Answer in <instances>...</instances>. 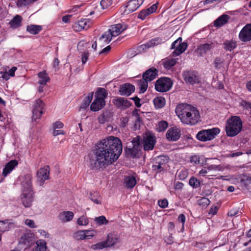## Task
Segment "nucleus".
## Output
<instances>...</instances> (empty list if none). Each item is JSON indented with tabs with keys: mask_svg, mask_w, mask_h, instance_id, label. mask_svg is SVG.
<instances>
[{
	"mask_svg": "<svg viewBox=\"0 0 251 251\" xmlns=\"http://www.w3.org/2000/svg\"><path fill=\"white\" fill-rule=\"evenodd\" d=\"M215 47V44L213 42L205 43L199 46L196 50V51L201 56H203L207 53L211 49Z\"/></svg>",
	"mask_w": 251,
	"mask_h": 251,
	"instance_id": "412c9836",
	"label": "nucleus"
},
{
	"mask_svg": "<svg viewBox=\"0 0 251 251\" xmlns=\"http://www.w3.org/2000/svg\"><path fill=\"white\" fill-rule=\"evenodd\" d=\"M108 95L107 91L102 88H99L95 93V99L90 106L92 111H98L101 109L105 105V99Z\"/></svg>",
	"mask_w": 251,
	"mask_h": 251,
	"instance_id": "20e7f679",
	"label": "nucleus"
},
{
	"mask_svg": "<svg viewBox=\"0 0 251 251\" xmlns=\"http://www.w3.org/2000/svg\"><path fill=\"white\" fill-rule=\"evenodd\" d=\"M198 203L199 205L201 206L202 207H205L210 204V201L208 198L203 197L198 200Z\"/></svg>",
	"mask_w": 251,
	"mask_h": 251,
	"instance_id": "09e8293b",
	"label": "nucleus"
},
{
	"mask_svg": "<svg viewBox=\"0 0 251 251\" xmlns=\"http://www.w3.org/2000/svg\"><path fill=\"white\" fill-rule=\"evenodd\" d=\"M39 80L38 83L42 85H45L50 80V77L45 71L40 72L38 74Z\"/></svg>",
	"mask_w": 251,
	"mask_h": 251,
	"instance_id": "c9c22d12",
	"label": "nucleus"
},
{
	"mask_svg": "<svg viewBox=\"0 0 251 251\" xmlns=\"http://www.w3.org/2000/svg\"><path fill=\"white\" fill-rule=\"evenodd\" d=\"M89 53L88 51H85L81 55V61L82 64H84L87 61Z\"/></svg>",
	"mask_w": 251,
	"mask_h": 251,
	"instance_id": "bf43d9fd",
	"label": "nucleus"
},
{
	"mask_svg": "<svg viewBox=\"0 0 251 251\" xmlns=\"http://www.w3.org/2000/svg\"><path fill=\"white\" fill-rule=\"evenodd\" d=\"M229 18L228 15L223 14L214 21V25L215 27H221L228 22Z\"/></svg>",
	"mask_w": 251,
	"mask_h": 251,
	"instance_id": "473e14b6",
	"label": "nucleus"
},
{
	"mask_svg": "<svg viewBox=\"0 0 251 251\" xmlns=\"http://www.w3.org/2000/svg\"><path fill=\"white\" fill-rule=\"evenodd\" d=\"M118 241V237L117 235L113 233H109L107 236V239L105 241L92 245L91 248L94 250H101L104 248H109L113 246L117 243Z\"/></svg>",
	"mask_w": 251,
	"mask_h": 251,
	"instance_id": "423d86ee",
	"label": "nucleus"
},
{
	"mask_svg": "<svg viewBox=\"0 0 251 251\" xmlns=\"http://www.w3.org/2000/svg\"><path fill=\"white\" fill-rule=\"evenodd\" d=\"M123 150L120 139L114 136L102 139L95 147L94 157L91 160V165L96 169H102L116 161Z\"/></svg>",
	"mask_w": 251,
	"mask_h": 251,
	"instance_id": "f257e3e1",
	"label": "nucleus"
},
{
	"mask_svg": "<svg viewBox=\"0 0 251 251\" xmlns=\"http://www.w3.org/2000/svg\"><path fill=\"white\" fill-rule=\"evenodd\" d=\"M223 59L220 57L216 58L214 60L215 67L217 69H220L223 67Z\"/></svg>",
	"mask_w": 251,
	"mask_h": 251,
	"instance_id": "3c124183",
	"label": "nucleus"
},
{
	"mask_svg": "<svg viewBox=\"0 0 251 251\" xmlns=\"http://www.w3.org/2000/svg\"><path fill=\"white\" fill-rule=\"evenodd\" d=\"M124 183L127 188H132L136 185L137 182L135 177L130 176L125 178Z\"/></svg>",
	"mask_w": 251,
	"mask_h": 251,
	"instance_id": "e433bc0d",
	"label": "nucleus"
},
{
	"mask_svg": "<svg viewBox=\"0 0 251 251\" xmlns=\"http://www.w3.org/2000/svg\"><path fill=\"white\" fill-rule=\"evenodd\" d=\"M225 130L228 136L234 137L235 136V116H232L227 120Z\"/></svg>",
	"mask_w": 251,
	"mask_h": 251,
	"instance_id": "4468645a",
	"label": "nucleus"
},
{
	"mask_svg": "<svg viewBox=\"0 0 251 251\" xmlns=\"http://www.w3.org/2000/svg\"><path fill=\"white\" fill-rule=\"evenodd\" d=\"M17 165L18 162L16 160L9 161L5 165L3 169L2 176L4 177L6 176Z\"/></svg>",
	"mask_w": 251,
	"mask_h": 251,
	"instance_id": "c85d7f7f",
	"label": "nucleus"
},
{
	"mask_svg": "<svg viewBox=\"0 0 251 251\" xmlns=\"http://www.w3.org/2000/svg\"><path fill=\"white\" fill-rule=\"evenodd\" d=\"M89 198L95 203L97 204H101V198L97 192H91Z\"/></svg>",
	"mask_w": 251,
	"mask_h": 251,
	"instance_id": "37998d69",
	"label": "nucleus"
},
{
	"mask_svg": "<svg viewBox=\"0 0 251 251\" xmlns=\"http://www.w3.org/2000/svg\"><path fill=\"white\" fill-rule=\"evenodd\" d=\"M168 161L169 157L167 156L161 155L155 157L152 170L156 174L164 173L167 170Z\"/></svg>",
	"mask_w": 251,
	"mask_h": 251,
	"instance_id": "6e6552de",
	"label": "nucleus"
},
{
	"mask_svg": "<svg viewBox=\"0 0 251 251\" xmlns=\"http://www.w3.org/2000/svg\"><path fill=\"white\" fill-rule=\"evenodd\" d=\"M242 122L241 118L236 116V135L238 134L242 130Z\"/></svg>",
	"mask_w": 251,
	"mask_h": 251,
	"instance_id": "603ef678",
	"label": "nucleus"
},
{
	"mask_svg": "<svg viewBox=\"0 0 251 251\" xmlns=\"http://www.w3.org/2000/svg\"><path fill=\"white\" fill-rule=\"evenodd\" d=\"M93 92H91L88 94V96L86 97L84 99L80 107L81 108L85 109L89 105L90 102H91L93 99Z\"/></svg>",
	"mask_w": 251,
	"mask_h": 251,
	"instance_id": "ea45409f",
	"label": "nucleus"
},
{
	"mask_svg": "<svg viewBox=\"0 0 251 251\" xmlns=\"http://www.w3.org/2000/svg\"><path fill=\"white\" fill-rule=\"evenodd\" d=\"M143 3V0H130L125 7L124 14L127 15L135 11Z\"/></svg>",
	"mask_w": 251,
	"mask_h": 251,
	"instance_id": "a211bd4d",
	"label": "nucleus"
},
{
	"mask_svg": "<svg viewBox=\"0 0 251 251\" xmlns=\"http://www.w3.org/2000/svg\"><path fill=\"white\" fill-rule=\"evenodd\" d=\"M158 71L154 68H151L147 70L143 75V78L150 82L155 79L157 75Z\"/></svg>",
	"mask_w": 251,
	"mask_h": 251,
	"instance_id": "bb28decb",
	"label": "nucleus"
},
{
	"mask_svg": "<svg viewBox=\"0 0 251 251\" xmlns=\"http://www.w3.org/2000/svg\"><path fill=\"white\" fill-rule=\"evenodd\" d=\"M112 103L118 108L126 109L131 105V103L127 100L121 97L115 98L112 100Z\"/></svg>",
	"mask_w": 251,
	"mask_h": 251,
	"instance_id": "aec40b11",
	"label": "nucleus"
},
{
	"mask_svg": "<svg viewBox=\"0 0 251 251\" xmlns=\"http://www.w3.org/2000/svg\"><path fill=\"white\" fill-rule=\"evenodd\" d=\"M173 82L168 77H163L157 79L155 84V90L159 92H165L172 88Z\"/></svg>",
	"mask_w": 251,
	"mask_h": 251,
	"instance_id": "1a4fd4ad",
	"label": "nucleus"
},
{
	"mask_svg": "<svg viewBox=\"0 0 251 251\" xmlns=\"http://www.w3.org/2000/svg\"><path fill=\"white\" fill-rule=\"evenodd\" d=\"M190 162L194 164H199L200 163V158L199 156L193 155L190 158Z\"/></svg>",
	"mask_w": 251,
	"mask_h": 251,
	"instance_id": "052dcab7",
	"label": "nucleus"
},
{
	"mask_svg": "<svg viewBox=\"0 0 251 251\" xmlns=\"http://www.w3.org/2000/svg\"><path fill=\"white\" fill-rule=\"evenodd\" d=\"M33 236L32 234L26 233L22 236L20 242L28 246L32 242Z\"/></svg>",
	"mask_w": 251,
	"mask_h": 251,
	"instance_id": "4c0bfd02",
	"label": "nucleus"
},
{
	"mask_svg": "<svg viewBox=\"0 0 251 251\" xmlns=\"http://www.w3.org/2000/svg\"><path fill=\"white\" fill-rule=\"evenodd\" d=\"M50 168L48 166L40 168L37 173V177L40 185H42L46 180L49 179Z\"/></svg>",
	"mask_w": 251,
	"mask_h": 251,
	"instance_id": "6ab92c4d",
	"label": "nucleus"
},
{
	"mask_svg": "<svg viewBox=\"0 0 251 251\" xmlns=\"http://www.w3.org/2000/svg\"><path fill=\"white\" fill-rule=\"evenodd\" d=\"M77 223L79 226H86L89 224L88 218L84 215L77 219Z\"/></svg>",
	"mask_w": 251,
	"mask_h": 251,
	"instance_id": "de8ad7c7",
	"label": "nucleus"
},
{
	"mask_svg": "<svg viewBox=\"0 0 251 251\" xmlns=\"http://www.w3.org/2000/svg\"><path fill=\"white\" fill-rule=\"evenodd\" d=\"M207 169L208 171H212V170H221V167L220 165H211L207 167Z\"/></svg>",
	"mask_w": 251,
	"mask_h": 251,
	"instance_id": "680f3d73",
	"label": "nucleus"
},
{
	"mask_svg": "<svg viewBox=\"0 0 251 251\" xmlns=\"http://www.w3.org/2000/svg\"><path fill=\"white\" fill-rule=\"evenodd\" d=\"M25 224L30 228L37 227V226L35 224L34 221L32 220L26 219L25 221Z\"/></svg>",
	"mask_w": 251,
	"mask_h": 251,
	"instance_id": "13d9d810",
	"label": "nucleus"
},
{
	"mask_svg": "<svg viewBox=\"0 0 251 251\" xmlns=\"http://www.w3.org/2000/svg\"><path fill=\"white\" fill-rule=\"evenodd\" d=\"M149 81L145 78L139 80L138 85L140 89V93H143L146 91L148 86Z\"/></svg>",
	"mask_w": 251,
	"mask_h": 251,
	"instance_id": "a19ab883",
	"label": "nucleus"
},
{
	"mask_svg": "<svg viewBox=\"0 0 251 251\" xmlns=\"http://www.w3.org/2000/svg\"><path fill=\"white\" fill-rule=\"evenodd\" d=\"M220 132L219 128L214 127L211 129L202 130L197 134V138L202 142L210 141L215 138Z\"/></svg>",
	"mask_w": 251,
	"mask_h": 251,
	"instance_id": "0eeeda50",
	"label": "nucleus"
},
{
	"mask_svg": "<svg viewBox=\"0 0 251 251\" xmlns=\"http://www.w3.org/2000/svg\"><path fill=\"white\" fill-rule=\"evenodd\" d=\"M17 68L16 67H13L11 69L7 72L9 76H14L15 75V72L17 70Z\"/></svg>",
	"mask_w": 251,
	"mask_h": 251,
	"instance_id": "774afa93",
	"label": "nucleus"
},
{
	"mask_svg": "<svg viewBox=\"0 0 251 251\" xmlns=\"http://www.w3.org/2000/svg\"><path fill=\"white\" fill-rule=\"evenodd\" d=\"M239 38L244 42L251 41V24H247L241 29L239 34Z\"/></svg>",
	"mask_w": 251,
	"mask_h": 251,
	"instance_id": "2eb2a0df",
	"label": "nucleus"
},
{
	"mask_svg": "<svg viewBox=\"0 0 251 251\" xmlns=\"http://www.w3.org/2000/svg\"><path fill=\"white\" fill-rule=\"evenodd\" d=\"M22 21V17L17 15L9 22V24L12 28H17L21 26Z\"/></svg>",
	"mask_w": 251,
	"mask_h": 251,
	"instance_id": "2f4dec72",
	"label": "nucleus"
},
{
	"mask_svg": "<svg viewBox=\"0 0 251 251\" xmlns=\"http://www.w3.org/2000/svg\"><path fill=\"white\" fill-rule=\"evenodd\" d=\"M219 208L216 206H212L209 210V214L211 215H215L217 213Z\"/></svg>",
	"mask_w": 251,
	"mask_h": 251,
	"instance_id": "69168bd1",
	"label": "nucleus"
},
{
	"mask_svg": "<svg viewBox=\"0 0 251 251\" xmlns=\"http://www.w3.org/2000/svg\"><path fill=\"white\" fill-rule=\"evenodd\" d=\"M165 242L168 245H171L174 243L173 237L172 235L166 237L165 239Z\"/></svg>",
	"mask_w": 251,
	"mask_h": 251,
	"instance_id": "338daca9",
	"label": "nucleus"
},
{
	"mask_svg": "<svg viewBox=\"0 0 251 251\" xmlns=\"http://www.w3.org/2000/svg\"><path fill=\"white\" fill-rule=\"evenodd\" d=\"M157 4L158 3L154 4L150 7L141 11L138 14V18L142 20L145 19L147 16L156 11L157 8Z\"/></svg>",
	"mask_w": 251,
	"mask_h": 251,
	"instance_id": "393cba45",
	"label": "nucleus"
},
{
	"mask_svg": "<svg viewBox=\"0 0 251 251\" xmlns=\"http://www.w3.org/2000/svg\"><path fill=\"white\" fill-rule=\"evenodd\" d=\"M189 184L193 188H197L200 186L201 183L199 180L193 177L189 180Z\"/></svg>",
	"mask_w": 251,
	"mask_h": 251,
	"instance_id": "8fccbe9b",
	"label": "nucleus"
},
{
	"mask_svg": "<svg viewBox=\"0 0 251 251\" xmlns=\"http://www.w3.org/2000/svg\"><path fill=\"white\" fill-rule=\"evenodd\" d=\"M126 28L127 26L125 24H118L112 25L108 31L100 37L98 41L99 45L101 48L103 47L111 41L112 37L119 35Z\"/></svg>",
	"mask_w": 251,
	"mask_h": 251,
	"instance_id": "7ed1b4c3",
	"label": "nucleus"
},
{
	"mask_svg": "<svg viewBox=\"0 0 251 251\" xmlns=\"http://www.w3.org/2000/svg\"><path fill=\"white\" fill-rule=\"evenodd\" d=\"M32 176L26 174L22 177L21 184L23 190H33L32 188Z\"/></svg>",
	"mask_w": 251,
	"mask_h": 251,
	"instance_id": "b1692460",
	"label": "nucleus"
},
{
	"mask_svg": "<svg viewBox=\"0 0 251 251\" xmlns=\"http://www.w3.org/2000/svg\"><path fill=\"white\" fill-rule=\"evenodd\" d=\"M0 78L7 80L10 78V76L7 72H0Z\"/></svg>",
	"mask_w": 251,
	"mask_h": 251,
	"instance_id": "e2e57ef3",
	"label": "nucleus"
},
{
	"mask_svg": "<svg viewBox=\"0 0 251 251\" xmlns=\"http://www.w3.org/2000/svg\"><path fill=\"white\" fill-rule=\"evenodd\" d=\"M162 43V40L159 37L154 38L151 39L149 42L144 45L147 48H151L158 45Z\"/></svg>",
	"mask_w": 251,
	"mask_h": 251,
	"instance_id": "58836bf2",
	"label": "nucleus"
},
{
	"mask_svg": "<svg viewBox=\"0 0 251 251\" xmlns=\"http://www.w3.org/2000/svg\"><path fill=\"white\" fill-rule=\"evenodd\" d=\"M240 105L243 106L244 107V108H245L246 109H247V110L251 109V102H247L245 100H242L240 102Z\"/></svg>",
	"mask_w": 251,
	"mask_h": 251,
	"instance_id": "5fc2aeb1",
	"label": "nucleus"
},
{
	"mask_svg": "<svg viewBox=\"0 0 251 251\" xmlns=\"http://www.w3.org/2000/svg\"><path fill=\"white\" fill-rule=\"evenodd\" d=\"M42 30V26L39 25H30L26 26V31L33 35L38 34Z\"/></svg>",
	"mask_w": 251,
	"mask_h": 251,
	"instance_id": "72a5a7b5",
	"label": "nucleus"
},
{
	"mask_svg": "<svg viewBox=\"0 0 251 251\" xmlns=\"http://www.w3.org/2000/svg\"><path fill=\"white\" fill-rule=\"evenodd\" d=\"M176 113L181 122L194 125L200 121V115L196 108L188 104L182 103L176 108Z\"/></svg>",
	"mask_w": 251,
	"mask_h": 251,
	"instance_id": "f03ea898",
	"label": "nucleus"
},
{
	"mask_svg": "<svg viewBox=\"0 0 251 251\" xmlns=\"http://www.w3.org/2000/svg\"><path fill=\"white\" fill-rule=\"evenodd\" d=\"M180 136V130L176 128H171L166 133V138L169 141H176L179 138Z\"/></svg>",
	"mask_w": 251,
	"mask_h": 251,
	"instance_id": "5701e85b",
	"label": "nucleus"
},
{
	"mask_svg": "<svg viewBox=\"0 0 251 251\" xmlns=\"http://www.w3.org/2000/svg\"><path fill=\"white\" fill-rule=\"evenodd\" d=\"M168 126V124L166 121H162L158 123L157 127V130L159 132L164 131Z\"/></svg>",
	"mask_w": 251,
	"mask_h": 251,
	"instance_id": "a18cd8bd",
	"label": "nucleus"
},
{
	"mask_svg": "<svg viewBox=\"0 0 251 251\" xmlns=\"http://www.w3.org/2000/svg\"><path fill=\"white\" fill-rule=\"evenodd\" d=\"M95 221L96 222L97 224L99 225H106L108 223V220H106L105 217L104 216H100L95 218Z\"/></svg>",
	"mask_w": 251,
	"mask_h": 251,
	"instance_id": "49530a36",
	"label": "nucleus"
},
{
	"mask_svg": "<svg viewBox=\"0 0 251 251\" xmlns=\"http://www.w3.org/2000/svg\"><path fill=\"white\" fill-rule=\"evenodd\" d=\"M53 127L54 129H60L63 127V124L60 121H57L53 124Z\"/></svg>",
	"mask_w": 251,
	"mask_h": 251,
	"instance_id": "0e129e2a",
	"label": "nucleus"
},
{
	"mask_svg": "<svg viewBox=\"0 0 251 251\" xmlns=\"http://www.w3.org/2000/svg\"><path fill=\"white\" fill-rule=\"evenodd\" d=\"M177 60L176 58H166L163 60L162 64L165 69H170L176 65Z\"/></svg>",
	"mask_w": 251,
	"mask_h": 251,
	"instance_id": "f704fd0d",
	"label": "nucleus"
},
{
	"mask_svg": "<svg viewBox=\"0 0 251 251\" xmlns=\"http://www.w3.org/2000/svg\"><path fill=\"white\" fill-rule=\"evenodd\" d=\"M90 26V21L86 19H81L76 23L73 25L74 30L76 31H80L82 29H86Z\"/></svg>",
	"mask_w": 251,
	"mask_h": 251,
	"instance_id": "a878e982",
	"label": "nucleus"
},
{
	"mask_svg": "<svg viewBox=\"0 0 251 251\" xmlns=\"http://www.w3.org/2000/svg\"><path fill=\"white\" fill-rule=\"evenodd\" d=\"M181 41L182 38L179 37L172 43L171 49H175V50L173 52V56H178L186 50L188 46L187 44L185 42L181 43Z\"/></svg>",
	"mask_w": 251,
	"mask_h": 251,
	"instance_id": "9d476101",
	"label": "nucleus"
},
{
	"mask_svg": "<svg viewBox=\"0 0 251 251\" xmlns=\"http://www.w3.org/2000/svg\"><path fill=\"white\" fill-rule=\"evenodd\" d=\"M113 3V0H102L100 1V5L103 9H106L110 6Z\"/></svg>",
	"mask_w": 251,
	"mask_h": 251,
	"instance_id": "864d4df0",
	"label": "nucleus"
},
{
	"mask_svg": "<svg viewBox=\"0 0 251 251\" xmlns=\"http://www.w3.org/2000/svg\"><path fill=\"white\" fill-rule=\"evenodd\" d=\"M238 183L240 187L242 188V189H247L248 185L250 184L249 181L248 176L242 174L239 176L238 178Z\"/></svg>",
	"mask_w": 251,
	"mask_h": 251,
	"instance_id": "c756f323",
	"label": "nucleus"
},
{
	"mask_svg": "<svg viewBox=\"0 0 251 251\" xmlns=\"http://www.w3.org/2000/svg\"><path fill=\"white\" fill-rule=\"evenodd\" d=\"M132 147H126L125 151L126 155L131 158H139L141 155L142 145L140 137L138 136L134 138L131 141Z\"/></svg>",
	"mask_w": 251,
	"mask_h": 251,
	"instance_id": "39448f33",
	"label": "nucleus"
},
{
	"mask_svg": "<svg viewBox=\"0 0 251 251\" xmlns=\"http://www.w3.org/2000/svg\"><path fill=\"white\" fill-rule=\"evenodd\" d=\"M74 216L73 212L63 211L58 215V219L62 223H66L71 221L73 219Z\"/></svg>",
	"mask_w": 251,
	"mask_h": 251,
	"instance_id": "cd10ccee",
	"label": "nucleus"
},
{
	"mask_svg": "<svg viewBox=\"0 0 251 251\" xmlns=\"http://www.w3.org/2000/svg\"><path fill=\"white\" fill-rule=\"evenodd\" d=\"M182 76L184 81L186 83H188L191 84L199 83L200 81L198 74L196 71H185L183 72Z\"/></svg>",
	"mask_w": 251,
	"mask_h": 251,
	"instance_id": "ddd939ff",
	"label": "nucleus"
},
{
	"mask_svg": "<svg viewBox=\"0 0 251 251\" xmlns=\"http://www.w3.org/2000/svg\"><path fill=\"white\" fill-rule=\"evenodd\" d=\"M155 138L151 134H147L144 137L143 142H142L144 150L145 151H150L153 149L155 144Z\"/></svg>",
	"mask_w": 251,
	"mask_h": 251,
	"instance_id": "dca6fc26",
	"label": "nucleus"
},
{
	"mask_svg": "<svg viewBox=\"0 0 251 251\" xmlns=\"http://www.w3.org/2000/svg\"><path fill=\"white\" fill-rule=\"evenodd\" d=\"M96 233L95 230H80L74 233L73 237L76 240H88L92 238Z\"/></svg>",
	"mask_w": 251,
	"mask_h": 251,
	"instance_id": "9b49d317",
	"label": "nucleus"
},
{
	"mask_svg": "<svg viewBox=\"0 0 251 251\" xmlns=\"http://www.w3.org/2000/svg\"><path fill=\"white\" fill-rule=\"evenodd\" d=\"M158 205L162 208H166L168 206V202L166 199L161 200L158 201Z\"/></svg>",
	"mask_w": 251,
	"mask_h": 251,
	"instance_id": "6e6d98bb",
	"label": "nucleus"
},
{
	"mask_svg": "<svg viewBox=\"0 0 251 251\" xmlns=\"http://www.w3.org/2000/svg\"><path fill=\"white\" fill-rule=\"evenodd\" d=\"M134 86L129 83H125L120 86L119 93L122 96H128L134 92Z\"/></svg>",
	"mask_w": 251,
	"mask_h": 251,
	"instance_id": "4be33fe9",
	"label": "nucleus"
},
{
	"mask_svg": "<svg viewBox=\"0 0 251 251\" xmlns=\"http://www.w3.org/2000/svg\"><path fill=\"white\" fill-rule=\"evenodd\" d=\"M224 49L226 50L231 51L235 48V42L232 40L226 41L224 43Z\"/></svg>",
	"mask_w": 251,
	"mask_h": 251,
	"instance_id": "c03bdc74",
	"label": "nucleus"
},
{
	"mask_svg": "<svg viewBox=\"0 0 251 251\" xmlns=\"http://www.w3.org/2000/svg\"><path fill=\"white\" fill-rule=\"evenodd\" d=\"M33 190H23L21 195V200L25 207H30L34 200Z\"/></svg>",
	"mask_w": 251,
	"mask_h": 251,
	"instance_id": "f8f14e48",
	"label": "nucleus"
},
{
	"mask_svg": "<svg viewBox=\"0 0 251 251\" xmlns=\"http://www.w3.org/2000/svg\"><path fill=\"white\" fill-rule=\"evenodd\" d=\"M215 251H229L227 245H223L214 248Z\"/></svg>",
	"mask_w": 251,
	"mask_h": 251,
	"instance_id": "4d7b16f0",
	"label": "nucleus"
},
{
	"mask_svg": "<svg viewBox=\"0 0 251 251\" xmlns=\"http://www.w3.org/2000/svg\"><path fill=\"white\" fill-rule=\"evenodd\" d=\"M153 103L156 108H161L165 105V100L162 97H156L153 100Z\"/></svg>",
	"mask_w": 251,
	"mask_h": 251,
	"instance_id": "79ce46f5",
	"label": "nucleus"
},
{
	"mask_svg": "<svg viewBox=\"0 0 251 251\" xmlns=\"http://www.w3.org/2000/svg\"><path fill=\"white\" fill-rule=\"evenodd\" d=\"M44 103L42 100L40 99L37 100L36 101L35 103L34 108L33 109V116L32 119L34 120H36V119L39 118L42 113H43V109L44 107Z\"/></svg>",
	"mask_w": 251,
	"mask_h": 251,
	"instance_id": "f3484780",
	"label": "nucleus"
},
{
	"mask_svg": "<svg viewBox=\"0 0 251 251\" xmlns=\"http://www.w3.org/2000/svg\"><path fill=\"white\" fill-rule=\"evenodd\" d=\"M47 244L43 240H39L36 241L35 246L32 248V251H46Z\"/></svg>",
	"mask_w": 251,
	"mask_h": 251,
	"instance_id": "7c9ffc66",
	"label": "nucleus"
}]
</instances>
